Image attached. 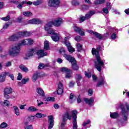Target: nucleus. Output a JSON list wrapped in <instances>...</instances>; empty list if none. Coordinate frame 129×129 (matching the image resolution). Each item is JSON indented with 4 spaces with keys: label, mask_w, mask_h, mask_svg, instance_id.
<instances>
[{
    "label": "nucleus",
    "mask_w": 129,
    "mask_h": 129,
    "mask_svg": "<svg viewBox=\"0 0 129 129\" xmlns=\"http://www.w3.org/2000/svg\"><path fill=\"white\" fill-rule=\"evenodd\" d=\"M34 44V40L31 38H28L22 40L20 43L16 44L11 47L8 51V54L11 57H18L21 52V46L23 45L30 46Z\"/></svg>",
    "instance_id": "1"
},
{
    "label": "nucleus",
    "mask_w": 129,
    "mask_h": 129,
    "mask_svg": "<svg viewBox=\"0 0 129 129\" xmlns=\"http://www.w3.org/2000/svg\"><path fill=\"white\" fill-rule=\"evenodd\" d=\"M92 55L95 56L96 61H95V68L97 69L99 72H101V67L104 66V62L101 60L100 56H99V52L98 50L93 48L92 49Z\"/></svg>",
    "instance_id": "2"
},
{
    "label": "nucleus",
    "mask_w": 129,
    "mask_h": 129,
    "mask_svg": "<svg viewBox=\"0 0 129 129\" xmlns=\"http://www.w3.org/2000/svg\"><path fill=\"white\" fill-rule=\"evenodd\" d=\"M52 26H53V22H49L47 23L44 26V29L45 31H48V34L49 35H51V38L54 42H57L60 39V34L55 33V30L53 29H50L52 28Z\"/></svg>",
    "instance_id": "3"
},
{
    "label": "nucleus",
    "mask_w": 129,
    "mask_h": 129,
    "mask_svg": "<svg viewBox=\"0 0 129 129\" xmlns=\"http://www.w3.org/2000/svg\"><path fill=\"white\" fill-rule=\"evenodd\" d=\"M35 54H37L39 58L47 56V52H44V50H38L37 51L36 48H30L28 49L27 53L25 54L24 59L28 60V59H30V57H33Z\"/></svg>",
    "instance_id": "4"
},
{
    "label": "nucleus",
    "mask_w": 129,
    "mask_h": 129,
    "mask_svg": "<svg viewBox=\"0 0 129 129\" xmlns=\"http://www.w3.org/2000/svg\"><path fill=\"white\" fill-rule=\"evenodd\" d=\"M63 57H64V58H66V59L68 60V61H69V62H71V63H72V67L73 70H78V69L79 68L78 67V66H77V63L76 62V60H75V58L72 57L71 55L67 54H64Z\"/></svg>",
    "instance_id": "5"
},
{
    "label": "nucleus",
    "mask_w": 129,
    "mask_h": 129,
    "mask_svg": "<svg viewBox=\"0 0 129 129\" xmlns=\"http://www.w3.org/2000/svg\"><path fill=\"white\" fill-rule=\"evenodd\" d=\"M72 117L73 116V129H77L78 125H77V111L76 110L71 111Z\"/></svg>",
    "instance_id": "6"
},
{
    "label": "nucleus",
    "mask_w": 129,
    "mask_h": 129,
    "mask_svg": "<svg viewBox=\"0 0 129 129\" xmlns=\"http://www.w3.org/2000/svg\"><path fill=\"white\" fill-rule=\"evenodd\" d=\"M66 119H69V120H71L72 119V115H71V112H68V111L63 114V118L62 120V122L61 123V126L62 127H65V125L66 124Z\"/></svg>",
    "instance_id": "7"
},
{
    "label": "nucleus",
    "mask_w": 129,
    "mask_h": 129,
    "mask_svg": "<svg viewBox=\"0 0 129 129\" xmlns=\"http://www.w3.org/2000/svg\"><path fill=\"white\" fill-rule=\"evenodd\" d=\"M13 93V88L11 87H6L4 89V95L6 99H10L11 97L10 94Z\"/></svg>",
    "instance_id": "8"
},
{
    "label": "nucleus",
    "mask_w": 129,
    "mask_h": 129,
    "mask_svg": "<svg viewBox=\"0 0 129 129\" xmlns=\"http://www.w3.org/2000/svg\"><path fill=\"white\" fill-rule=\"evenodd\" d=\"M69 40V36H67L64 38V44L66 45V46L67 47V48L68 49V51L70 53H73V52L75 51V49L74 48H73L72 46L70 43L67 42Z\"/></svg>",
    "instance_id": "9"
},
{
    "label": "nucleus",
    "mask_w": 129,
    "mask_h": 129,
    "mask_svg": "<svg viewBox=\"0 0 129 129\" xmlns=\"http://www.w3.org/2000/svg\"><path fill=\"white\" fill-rule=\"evenodd\" d=\"M60 71L66 73V78H71V77H72V76L71 75L72 71H71V70L69 69L66 67H63L60 69Z\"/></svg>",
    "instance_id": "10"
},
{
    "label": "nucleus",
    "mask_w": 129,
    "mask_h": 129,
    "mask_svg": "<svg viewBox=\"0 0 129 129\" xmlns=\"http://www.w3.org/2000/svg\"><path fill=\"white\" fill-rule=\"evenodd\" d=\"M60 4L59 0H48V7H53L55 8L58 7Z\"/></svg>",
    "instance_id": "11"
},
{
    "label": "nucleus",
    "mask_w": 129,
    "mask_h": 129,
    "mask_svg": "<svg viewBox=\"0 0 129 129\" xmlns=\"http://www.w3.org/2000/svg\"><path fill=\"white\" fill-rule=\"evenodd\" d=\"M11 4H15V5H18L17 8L18 9H22L23 8V5L24 4H27V1H22L21 2V1H15V0H11Z\"/></svg>",
    "instance_id": "12"
},
{
    "label": "nucleus",
    "mask_w": 129,
    "mask_h": 129,
    "mask_svg": "<svg viewBox=\"0 0 129 129\" xmlns=\"http://www.w3.org/2000/svg\"><path fill=\"white\" fill-rule=\"evenodd\" d=\"M48 129H51L54 126V117L52 115L48 116Z\"/></svg>",
    "instance_id": "13"
},
{
    "label": "nucleus",
    "mask_w": 129,
    "mask_h": 129,
    "mask_svg": "<svg viewBox=\"0 0 129 129\" xmlns=\"http://www.w3.org/2000/svg\"><path fill=\"white\" fill-rule=\"evenodd\" d=\"M28 24H31V25H38L42 24L43 22L41 19H33L28 21Z\"/></svg>",
    "instance_id": "14"
},
{
    "label": "nucleus",
    "mask_w": 129,
    "mask_h": 129,
    "mask_svg": "<svg viewBox=\"0 0 129 129\" xmlns=\"http://www.w3.org/2000/svg\"><path fill=\"white\" fill-rule=\"evenodd\" d=\"M19 38H21V35H20V32L17 33L16 34H14L13 35L9 37L8 39L9 41L14 42V41H17Z\"/></svg>",
    "instance_id": "15"
},
{
    "label": "nucleus",
    "mask_w": 129,
    "mask_h": 129,
    "mask_svg": "<svg viewBox=\"0 0 129 129\" xmlns=\"http://www.w3.org/2000/svg\"><path fill=\"white\" fill-rule=\"evenodd\" d=\"M87 32H88V33H89L90 34H92L93 35H94V36H95L96 37V38L99 39V40H102V39L103 38V36H102L101 34H100L97 32H95L91 30H88Z\"/></svg>",
    "instance_id": "16"
},
{
    "label": "nucleus",
    "mask_w": 129,
    "mask_h": 129,
    "mask_svg": "<svg viewBox=\"0 0 129 129\" xmlns=\"http://www.w3.org/2000/svg\"><path fill=\"white\" fill-rule=\"evenodd\" d=\"M51 22H52V25H53L55 27H59L63 23V20L61 18H57Z\"/></svg>",
    "instance_id": "17"
},
{
    "label": "nucleus",
    "mask_w": 129,
    "mask_h": 129,
    "mask_svg": "<svg viewBox=\"0 0 129 129\" xmlns=\"http://www.w3.org/2000/svg\"><path fill=\"white\" fill-rule=\"evenodd\" d=\"M64 87H63V84L62 83L59 82L58 85L57 89V93L59 95L63 93Z\"/></svg>",
    "instance_id": "18"
},
{
    "label": "nucleus",
    "mask_w": 129,
    "mask_h": 129,
    "mask_svg": "<svg viewBox=\"0 0 129 129\" xmlns=\"http://www.w3.org/2000/svg\"><path fill=\"white\" fill-rule=\"evenodd\" d=\"M73 29L75 32L79 33L81 36H84V35H85L84 33V30L83 29H81V28H79L77 27V26H74Z\"/></svg>",
    "instance_id": "19"
},
{
    "label": "nucleus",
    "mask_w": 129,
    "mask_h": 129,
    "mask_svg": "<svg viewBox=\"0 0 129 129\" xmlns=\"http://www.w3.org/2000/svg\"><path fill=\"white\" fill-rule=\"evenodd\" d=\"M84 100L87 104H88V105H90V106H91V104L94 102V99H93V98H91L90 99L85 98Z\"/></svg>",
    "instance_id": "20"
},
{
    "label": "nucleus",
    "mask_w": 129,
    "mask_h": 129,
    "mask_svg": "<svg viewBox=\"0 0 129 129\" xmlns=\"http://www.w3.org/2000/svg\"><path fill=\"white\" fill-rule=\"evenodd\" d=\"M104 82H105V79H104V78H101L96 85L97 87H100V86L104 84Z\"/></svg>",
    "instance_id": "21"
},
{
    "label": "nucleus",
    "mask_w": 129,
    "mask_h": 129,
    "mask_svg": "<svg viewBox=\"0 0 129 129\" xmlns=\"http://www.w3.org/2000/svg\"><path fill=\"white\" fill-rule=\"evenodd\" d=\"M13 111L17 116H20V109L17 106H13Z\"/></svg>",
    "instance_id": "22"
},
{
    "label": "nucleus",
    "mask_w": 129,
    "mask_h": 129,
    "mask_svg": "<svg viewBox=\"0 0 129 129\" xmlns=\"http://www.w3.org/2000/svg\"><path fill=\"white\" fill-rule=\"evenodd\" d=\"M31 32L28 31H22L19 32V34L21 37H28V36L31 35Z\"/></svg>",
    "instance_id": "23"
},
{
    "label": "nucleus",
    "mask_w": 129,
    "mask_h": 129,
    "mask_svg": "<svg viewBox=\"0 0 129 129\" xmlns=\"http://www.w3.org/2000/svg\"><path fill=\"white\" fill-rule=\"evenodd\" d=\"M36 92L40 96H44L45 95V92H44V90H43L41 88H37L36 89Z\"/></svg>",
    "instance_id": "24"
},
{
    "label": "nucleus",
    "mask_w": 129,
    "mask_h": 129,
    "mask_svg": "<svg viewBox=\"0 0 129 129\" xmlns=\"http://www.w3.org/2000/svg\"><path fill=\"white\" fill-rule=\"evenodd\" d=\"M39 77H40V73H34L32 78V81H33V82H36V81H37V79H38Z\"/></svg>",
    "instance_id": "25"
},
{
    "label": "nucleus",
    "mask_w": 129,
    "mask_h": 129,
    "mask_svg": "<svg viewBox=\"0 0 129 129\" xmlns=\"http://www.w3.org/2000/svg\"><path fill=\"white\" fill-rule=\"evenodd\" d=\"M95 13L94 11H90L87 14H86L85 15V18H86V20H88L89 19H90V18H91V17H92V16H93V15H94Z\"/></svg>",
    "instance_id": "26"
},
{
    "label": "nucleus",
    "mask_w": 129,
    "mask_h": 129,
    "mask_svg": "<svg viewBox=\"0 0 129 129\" xmlns=\"http://www.w3.org/2000/svg\"><path fill=\"white\" fill-rule=\"evenodd\" d=\"M6 72L2 73L0 75V83H2L3 82H5L6 81Z\"/></svg>",
    "instance_id": "27"
},
{
    "label": "nucleus",
    "mask_w": 129,
    "mask_h": 129,
    "mask_svg": "<svg viewBox=\"0 0 129 129\" xmlns=\"http://www.w3.org/2000/svg\"><path fill=\"white\" fill-rule=\"evenodd\" d=\"M19 68L23 71V72L27 73L28 71H29V70L28 69V68L26 67L25 65L21 64L19 66Z\"/></svg>",
    "instance_id": "28"
},
{
    "label": "nucleus",
    "mask_w": 129,
    "mask_h": 129,
    "mask_svg": "<svg viewBox=\"0 0 129 129\" xmlns=\"http://www.w3.org/2000/svg\"><path fill=\"white\" fill-rule=\"evenodd\" d=\"M38 110V109L36 108L34 106H30L28 108L27 111H28L29 112H34V111H37Z\"/></svg>",
    "instance_id": "29"
},
{
    "label": "nucleus",
    "mask_w": 129,
    "mask_h": 129,
    "mask_svg": "<svg viewBox=\"0 0 129 129\" xmlns=\"http://www.w3.org/2000/svg\"><path fill=\"white\" fill-rule=\"evenodd\" d=\"M47 50H49V41H45L44 44V50H42L44 52V51H47Z\"/></svg>",
    "instance_id": "30"
},
{
    "label": "nucleus",
    "mask_w": 129,
    "mask_h": 129,
    "mask_svg": "<svg viewBox=\"0 0 129 129\" xmlns=\"http://www.w3.org/2000/svg\"><path fill=\"white\" fill-rule=\"evenodd\" d=\"M118 113L116 112H111L110 113V116L111 118H117L118 117Z\"/></svg>",
    "instance_id": "31"
},
{
    "label": "nucleus",
    "mask_w": 129,
    "mask_h": 129,
    "mask_svg": "<svg viewBox=\"0 0 129 129\" xmlns=\"http://www.w3.org/2000/svg\"><path fill=\"white\" fill-rule=\"evenodd\" d=\"M44 3V1L43 0H37L33 2V5L34 6H39V5H41Z\"/></svg>",
    "instance_id": "32"
},
{
    "label": "nucleus",
    "mask_w": 129,
    "mask_h": 129,
    "mask_svg": "<svg viewBox=\"0 0 129 129\" xmlns=\"http://www.w3.org/2000/svg\"><path fill=\"white\" fill-rule=\"evenodd\" d=\"M104 3H105V0H96L94 2V5H101Z\"/></svg>",
    "instance_id": "33"
},
{
    "label": "nucleus",
    "mask_w": 129,
    "mask_h": 129,
    "mask_svg": "<svg viewBox=\"0 0 129 129\" xmlns=\"http://www.w3.org/2000/svg\"><path fill=\"white\" fill-rule=\"evenodd\" d=\"M6 127H8V123H7L6 122H3L0 124V129L6 128Z\"/></svg>",
    "instance_id": "34"
},
{
    "label": "nucleus",
    "mask_w": 129,
    "mask_h": 129,
    "mask_svg": "<svg viewBox=\"0 0 129 129\" xmlns=\"http://www.w3.org/2000/svg\"><path fill=\"white\" fill-rule=\"evenodd\" d=\"M36 117H37V118H42L43 117H45V116H46V115H45V114H43L41 113H37L36 115H35Z\"/></svg>",
    "instance_id": "35"
},
{
    "label": "nucleus",
    "mask_w": 129,
    "mask_h": 129,
    "mask_svg": "<svg viewBox=\"0 0 129 129\" xmlns=\"http://www.w3.org/2000/svg\"><path fill=\"white\" fill-rule=\"evenodd\" d=\"M72 4L73 6H79V0H72Z\"/></svg>",
    "instance_id": "36"
},
{
    "label": "nucleus",
    "mask_w": 129,
    "mask_h": 129,
    "mask_svg": "<svg viewBox=\"0 0 129 129\" xmlns=\"http://www.w3.org/2000/svg\"><path fill=\"white\" fill-rule=\"evenodd\" d=\"M76 46L78 52H81L82 50V45L80 43H77Z\"/></svg>",
    "instance_id": "37"
},
{
    "label": "nucleus",
    "mask_w": 129,
    "mask_h": 129,
    "mask_svg": "<svg viewBox=\"0 0 129 129\" xmlns=\"http://www.w3.org/2000/svg\"><path fill=\"white\" fill-rule=\"evenodd\" d=\"M48 67L49 66H48V64H44L43 63H40L38 66V69H43V68Z\"/></svg>",
    "instance_id": "38"
},
{
    "label": "nucleus",
    "mask_w": 129,
    "mask_h": 129,
    "mask_svg": "<svg viewBox=\"0 0 129 129\" xmlns=\"http://www.w3.org/2000/svg\"><path fill=\"white\" fill-rule=\"evenodd\" d=\"M3 104L5 105V106H7L9 107V106H10V104H11V102H10V101H9L8 100H5L3 102Z\"/></svg>",
    "instance_id": "39"
},
{
    "label": "nucleus",
    "mask_w": 129,
    "mask_h": 129,
    "mask_svg": "<svg viewBox=\"0 0 129 129\" xmlns=\"http://www.w3.org/2000/svg\"><path fill=\"white\" fill-rule=\"evenodd\" d=\"M32 13L30 12H23V15L25 16L26 17H31V16H32Z\"/></svg>",
    "instance_id": "40"
},
{
    "label": "nucleus",
    "mask_w": 129,
    "mask_h": 129,
    "mask_svg": "<svg viewBox=\"0 0 129 129\" xmlns=\"http://www.w3.org/2000/svg\"><path fill=\"white\" fill-rule=\"evenodd\" d=\"M73 97H74V95H73V93H71L70 96V100H69L70 103H73V102H74V101H73Z\"/></svg>",
    "instance_id": "41"
},
{
    "label": "nucleus",
    "mask_w": 129,
    "mask_h": 129,
    "mask_svg": "<svg viewBox=\"0 0 129 129\" xmlns=\"http://www.w3.org/2000/svg\"><path fill=\"white\" fill-rule=\"evenodd\" d=\"M10 19V15H8L6 17L2 18L1 20H2V21H5V22H8V21H9Z\"/></svg>",
    "instance_id": "42"
},
{
    "label": "nucleus",
    "mask_w": 129,
    "mask_h": 129,
    "mask_svg": "<svg viewBox=\"0 0 129 129\" xmlns=\"http://www.w3.org/2000/svg\"><path fill=\"white\" fill-rule=\"evenodd\" d=\"M5 74L6 76H9V77H10L12 80H14V77L13 75H11V74H10V73L9 72H5Z\"/></svg>",
    "instance_id": "43"
},
{
    "label": "nucleus",
    "mask_w": 129,
    "mask_h": 129,
    "mask_svg": "<svg viewBox=\"0 0 129 129\" xmlns=\"http://www.w3.org/2000/svg\"><path fill=\"white\" fill-rule=\"evenodd\" d=\"M89 123H90V120L88 119L83 122V126H86V125H87V124H89Z\"/></svg>",
    "instance_id": "44"
},
{
    "label": "nucleus",
    "mask_w": 129,
    "mask_h": 129,
    "mask_svg": "<svg viewBox=\"0 0 129 129\" xmlns=\"http://www.w3.org/2000/svg\"><path fill=\"white\" fill-rule=\"evenodd\" d=\"M75 40L77 41V42H80V41L82 40V38L81 36H76L75 37Z\"/></svg>",
    "instance_id": "45"
},
{
    "label": "nucleus",
    "mask_w": 129,
    "mask_h": 129,
    "mask_svg": "<svg viewBox=\"0 0 129 129\" xmlns=\"http://www.w3.org/2000/svg\"><path fill=\"white\" fill-rule=\"evenodd\" d=\"M21 82L23 83V84H26L27 82H29V78L23 79Z\"/></svg>",
    "instance_id": "46"
},
{
    "label": "nucleus",
    "mask_w": 129,
    "mask_h": 129,
    "mask_svg": "<svg viewBox=\"0 0 129 129\" xmlns=\"http://www.w3.org/2000/svg\"><path fill=\"white\" fill-rule=\"evenodd\" d=\"M88 95H89L90 96H91V95L93 94V90L92 89H89L88 91Z\"/></svg>",
    "instance_id": "47"
},
{
    "label": "nucleus",
    "mask_w": 129,
    "mask_h": 129,
    "mask_svg": "<svg viewBox=\"0 0 129 129\" xmlns=\"http://www.w3.org/2000/svg\"><path fill=\"white\" fill-rule=\"evenodd\" d=\"M108 8H104L102 9V11L103 12V13L104 14H105V15H107V14L108 13Z\"/></svg>",
    "instance_id": "48"
},
{
    "label": "nucleus",
    "mask_w": 129,
    "mask_h": 129,
    "mask_svg": "<svg viewBox=\"0 0 129 129\" xmlns=\"http://www.w3.org/2000/svg\"><path fill=\"white\" fill-rule=\"evenodd\" d=\"M86 20V18H85V16H82L80 17V23H83L84 22V20Z\"/></svg>",
    "instance_id": "49"
},
{
    "label": "nucleus",
    "mask_w": 129,
    "mask_h": 129,
    "mask_svg": "<svg viewBox=\"0 0 129 129\" xmlns=\"http://www.w3.org/2000/svg\"><path fill=\"white\" fill-rule=\"evenodd\" d=\"M28 120L30 121H34L35 120V116H30L28 117Z\"/></svg>",
    "instance_id": "50"
},
{
    "label": "nucleus",
    "mask_w": 129,
    "mask_h": 129,
    "mask_svg": "<svg viewBox=\"0 0 129 129\" xmlns=\"http://www.w3.org/2000/svg\"><path fill=\"white\" fill-rule=\"evenodd\" d=\"M89 7H88V6L87 5H83L82 7V9L83 11H85L86 10H88Z\"/></svg>",
    "instance_id": "51"
},
{
    "label": "nucleus",
    "mask_w": 129,
    "mask_h": 129,
    "mask_svg": "<svg viewBox=\"0 0 129 129\" xmlns=\"http://www.w3.org/2000/svg\"><path fill=\"white\" fill-rule=\"evenodd\" d=\"M111 39L112 40H115L116 39V34L115 33H112L111 35Z\"/></svg>",
    "instance_id": "52"
},
{
    "label": "nucleus",
    "mask_w": 129,
    "mask_h": 129,
    "mask_svg": "<svg viewBox=\"0 0 129 129\" xmlns=\"http://www.w3.org/2000/svg\"><path fill=\"white\" fill-rule=\"evenodd\" d=\"M46 101H54V98L49 97L46 98Z\"/></svg>",
    "instance_id": "53"
},
{
    "label": "nucleus",
    "mask_w": 129,
    "mask_h": 129,
    "mask_svg": "<svg viewBox=\"0 0 129 129\" xmlns=\"http://www.w3.org/2000/svg\"><path fill=\"white\" fill-rule=\"evenodd\" d=\"M106 8L108 10L111 9V6H110V3L109 2L106 3Z\"/></svg>",
    "instance_id": "54"
},
{
    "label": "nucleus",
    "mask_w": 129,
    "mask_h": 129,
    "mask_svg": "<svg viewBox=\"0 0 129 129\" xmlns=\"http://www.w3.org/2000/svg\"><path fill=\"white\" fill-rule=\"evenodd\" d=\"M22 78H23V76H22V74L19 73L17 77V80H22Z\"/></svg>",
    "instance_id": "55"
},
{
    "label": "nucleus",
    "mask_w": 129,
    "mask_h": 129,
    "mask_svg": "<svg viewBox=\"0 0 129 129\" xmlns=\"http://www.w3.org/2000/svg\"><path fill=\"white\" fill-rule=\"evenodd\" d=\"M85 75L86 77H88V78H90V77H91V74L88 73L87 72H85Z\"/></svg>",
    "instance_id": "56"
},
{
    "label": "nucleus",
    "mask_w": 129,
    "mask_h": 129,
    "mask_svg": "<svg viewBox=\"0 0 129 129\" xmlns=\"http://www.w3.org/2000/svg\"><path fill=\"white\" fill-rule=\"evenodd\" d=\"M76 78L77 80H80L82 78V77L80 75H76Z\"/></svg>",
    "instance_id": "57"
},
{
    "label": "nucleus",
    "mask_w": 129,
    "mask_h": 129,
    "mask_svg": "<svg viewBox=\"0 0 129 129\" xmlns=\"http://www.w3.org/2000/svg\"><path fill=\"white\" fill-rule=\"evenodd\" d=\"M10 26V24H9V23H6L4 24V26H3V29H8V28H9V26Z\"/></svg>",
    "instance_id": "58"
},
{
    "label": "nucleus",
    "mask_w": 129,
    "mask_h": 129,
    "mask_svg": "<svg viewBox=\"0 0 129 129\" xmlns=\"http://www.w3.org/2000/svg\"><path fill=\"white\" fill-rule=\"evenodd\" d=\"M56 61L57 62V63H58L59 64H61V63H62L63 62V60H62V59L58 58L57 59Z\"/></svg>",
    "instance_id": "59"
},
{
    "label": "nucleus",
    "mask_w": 129,
    "mask_h": 129,
    "mask_svg": "<svg viewBox=\"0 0 129 129\" xmlns=\"http://www.w3.org/2000/svg\"><path fill=\"white\" fill-rule=\"evenodd\" d=\"M26 106V104H24V105H19V108L20 109H25V106Z\"/></svg>",
    "instance_id": "60"
},
{
    "label": "nucleus",
    "mask_w": 129,
    "mask_h": 129,
    "mask_svg": "<svg viewBox=\"0 0 129 129\" xmlns=\"http://www.w3.org/2000/svg\"><path fill=\"white\" fill-rule=\"evenodd\" d=\"M6 67H10V66H12V62L11 61H8L6 63Z\"/></svg>",
    "instance_id": "61"
},
{
    "label": "nucleus",
    "mask_w": 129,
    "mask_h": 129,
    "mask_svg": "<svg viewBox=\"0 0 129 129\" xmlns=\"http://www.w3.org/2000/svg\"><path fill=\"white\" fill-rule=\"evenodd\" d=\"M81 98H80V96H79L78 98H77V103H80L81 102Z\"/></svg>",
    "instance_id": "62"
},
{
    "label": "nucleus",
    "mask_w": 129,
    "mask_h": 129,
    "mask_svg": "<svg viewBox=\"0 0 129 129\" xmlns=\"http://www.w3.org/2000/svg\"><path fill=\"white\" fill-rule=\"evenodd\" d=\"M25 129H33V126L32 125L27 126Z\"/></svg>",
    "instance_id": "63"
},
{
    "label": "nucleus",
    "mask_w": 129,
    "mask_h": 129,
    "mask_svg": "<svg viewBox=\"0 0 129 129\" xmlns=\"http://www.w3.org/2000/svg\"><path fill=\"white\" fill-rule=\"evenodd\" d=\"M124 12L126 15H129V9L125 10Z\"/></svg>",
    "instance_id": "64"
}]
</instances>
